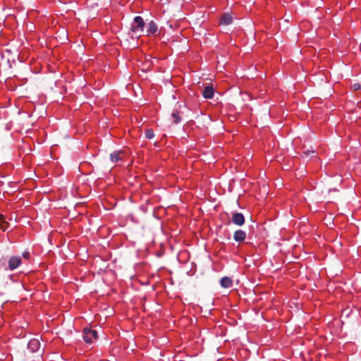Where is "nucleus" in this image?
<instances>
[{
	"mask_svg": "<svg viewBox=\"0 0 361 361\" xmlns=\"http://www.w3.org/2000/svg\"><path fill=\"white\" fill-rule=\"evenodd\" d=\"M315 154V152H314V151H313V150H312V151H311V150H307V151H305V152H303V155H304L305 157H307V156H309V155H310V154Z\"/></svg>",
	"mask_w": 361,
	"mask_h": 361,
	"instance_id": "16",
	"label": "nucleus"
},
{
	"mask_svg": "<svg viewBox=\"0 0 361 361\" xmlns=\"http://www.w3.org/2000/svg\"><path fill=\"white\" fill-rule=\"evenodd\" d=\"M145 22L141 16H135L131 24V31L133 33H137L143 31Z\"/></svg>",
	"mask_w": 361,
	"mask_h": 361,
	"instance_id": "2",
	"label": "nucleus"
},
{
	"mask_svg": "<svg viewBox=\"0 0 361 361\" xmlns=\"http://www.w3.org/2000/svg\"><path fill=\"white\" fill-rule=\"evenodd\" d=\"M154 137V131L152 129H147L145 132V137L151 140Z\"/></svg>",
	"mask_w": 361,
	"mask_h": 361,
	"instance_id": "14",
	"label": "nucleus"
},
{
	"mask_svg": "<svg viewBox=\"0 0 361 361\" xmlns=\"http://www.w3.org/2000/svg\"><path fill=\"white\" fill-rule=\"evenodd\" d=\"M171 116L173 118V123L178 124L181 121V118L180 116V111L178 109H174L171 113Z\"/></svg>",
	"mask_w": 361,
	"mask_h": 361,
	"instance_id": "12",
	"label": "nucleus"
},
{
	"mask_svg": "<svg viewBox=\"0 0 361 361\" xmlns=\"http://www.w3.org/2000/svg\"><path fill=\"white\" fill-rule=\"evenodd\" d=\"M120 154H123V152L121 151H114L110 154V159L113 163H116L118 161L121 160V157Z\"/></svg>",
	"mask_w": 361,
	"mask_h": 361,
	"instance_id": "9",
	"label": "nucleus"
},
{
	"mask_svg": "<svg viewBox=\"0 0 361 361\" xmlns=\"http://www.w3.org/2000/svg\"><path fill=\"white\" fill-rule=\"evenodd\" d=\"M8 223L6 221L4 216L0 214V230L6 231L7 229Z\"/></svg>",
	"mask_w": 361,
	"mask_h": 361,
	"instance_id": "13",
	"label": "nucleus"
},
{
	"mask_svg": "<svg viewBox=\"0 0 361 361\" xmlns=\"http://www.w3.org/2000/svg\"><path fill=\"white\" fill-rule=\"evenodd\" d=\"M354 90H359L361 88V85L359 83H355L353 85Z\"/></svg>",
	"mask_w": 361,
	"mask_h": 361,
	"instance_id": "17",
	"label": "nucleus"
},
{
	"mask_svg": "<svg viewBox=\"0 0 361 361\" xmlns=\"http://www.w3.org/2000/svg\"><path fill=\"white\" fill-rule=\"evenodd\" d=\"M214 94V87L211 85L206 86L202 91V96L205 99H212Z\"/></svg>",
	"mask_w": 361,
	"mask_h": 361,
	"instance_id": "8",
	"label": "nucleus"
},
{
	"mask_svg": "<svg viewBox=\"0 0 361 361\" xmlns=\"http://www.w3.org/2000/svg\"><path fill=\"white\" fill-rule=\"evenodd\" d=\"M232 222L239 226L245 224V217L242 213L233 212L232 214Z\"/></svg>",
	"mask_w": 361,
	"mask_h": 361,
	"instance_id": "4",
	"label": "nucleus"
},
{
	"mask_svg": "<svg viewBox=\"0 0 361 361\" xmlns=\"http://www.w3.org/2000/svg\"><path fill=\"white\" fill-rule=\"evenodd\" d=\"M30 253L28 250H25L22 254V257L26 259H29L30 258Z\"/></svg>",
	"mask_w": 361,
	"mask_h": 361,
	"instance_id": "15",
	"label": "nucleus"
},
{
	"mask_svg": "<svg viewBox=\"0 0 361 361\" xmlns=\"http://www.w3.org/2000/svg\"><path fill=\"white\" fill-rule=\"evenodd\" d=\"M40 348V342L37 338H32L27 343V349L31 353L37 352Z\"/></svg>",
	"mask_w": 361,
	"mask_h": 361,
	"instance_id": "5",
	"label": "nucleus"
},
{
	"mask_svg": "<svg viewBox=\"0 0 361 361\" xmlns=\"http://www.w3.org/2000/svg\"><path fill=\"white\" fill-rule=\"evenodd\" d=\"M5 263L4 259H0L1 267H3L5 270L13 271L22 264V257L20 255H12L8 258L7 265Z\"/></svg>",
	"mask_w": 361,
	"mask_h": 361,
	"instance_id": "1",
	"label": "nucleus"
},
{
	"mask_svg": "<svg viewBox=\"0 0 361 361\" xmlns=\"http://www.w3.org/2000/svg\"><path fill=\"white\" fill-rule=\"evenodd\" d=\"M11 279H13V275H10Z\"/></svg>",
	"mask_w": 361,
	"mask_h": 361,
	"instance_id": "18",
	"label": "nucleus"
},
{
	"mask_svg": "<svg viewBox=\"0 0 361 361\" xmlns=\"http://www.w3.org/2000/svg\"><path fill=\"white\" fill-rule=\"evenodd\" d=\"M233 21V18L229 13L224 14L221 20H220V24L224 25H230Z\"/></svg>",
	"mask_w": 361,
	"mask_h": 361,
	"instance_id": "11",
	"label": "nucleus"
},
{
	"mask_svg": "<svg viewBox=\"0 0 361 361\" xmlns=\"http://www.w3.org/2000/svg\"><path fill=\"white\" fill-rule=\"evenodd\" d=\"M246 238V233L245 231L239 229L234 232L233 233V239L237 243H243Z\"/></svg>",
	"mask_w": 361,
	"mask_h": 361,
	"instance_id": "7",
	"label": "nucleus"
},
{
	"mask_svg": "<svg viewBox=\"0 0 361 361\" xmlns=\"http://www.w3.org/2000/svg\"><path fill=\"white\" fill-rule=\"evenodd\" d=\"M158 31V26L157 23L151 20L147 24L146 26V34L147 36L155 35Z\"/></svg>",
	"mask_w": 361,
	"mask_h": 361,
	"instance_id": "6",
	"label": "nucleus"
},
{
	"mask_svg": "<svg viewBox=\"0 0 361 361\" xmlns=\"http://www.w3.org/2000/svg\"><path fill=\"white\" fill-rule=\"evenodd\" d=\"M220 284H221V287H223L224 288H228L233 286V282H232V280L229 277L224 276L221 279Z\"/></svg>",
	"mask_w": 361,
	"mask_h": 361,
	"instance_id": "10",
	"label": "nucleus"
},
{
	"mask_svg": "<svg viewBox=\"0 0 361 361\" xmlns=\"http://www.w3.org/2000/svg\"><path fill=\"white\" fill-rule=\"evenodd\" d=\"M97 338V332L95 330L85 328L83 330V339L87 343H92Z\"/></svg>",
	"mask_w": 361,
	"mask_h": 361,
	"instance_id": "3",
	"label": "nucleus"
}]
</instances>
